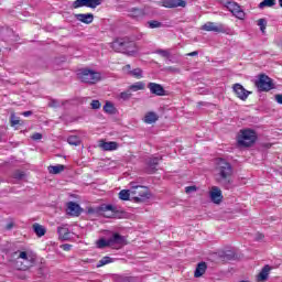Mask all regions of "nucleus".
Segmentation results:
<instances>
[{
    "label": "nucleus",
    "instance_id": "nucleus-1",
    "mask_svg": "<svg viewBox=\"0 0 282 282\" xmlns=\"http://www.w3.org/2000/svg\"><path fill=\"white\" fill-rule=\"evenodd\" d=\"M232 173L235 170L232 169V164L226 161L225 159H218L217 162V182L220 186H224L228 191L230 186H232Z\"/></svg>",
    "mask_w": 282,
    "mask_h": 282
},
{
    "label": "nucleus",
    "instance_id": "nucleus-2",
    "mask_svg": "<svg viewBox=\"0 0 282 282\" xmlns=\"http://www.w3.org/2000/svg\"><path fill=\"white\" fill-rule=\"evenodd\" d=\"M88 215H101L107 219H122L124 212L118 210V207L111 204H101L98 207H89L87 209Z\"/></svg>",
    "mask_w": 282,
    "mask_h": 282
},
{
    "label": "nucleus",
    "instance_id": "nucleus-3",
    "mask_svg": "<svg viewBox=\"0 0 282 282\" xmlns=\"http://www.w3.org/2000/svg\"><path fill=\"white\" fill-rule=\"evenodd\" d=\"M112 50L115 52H120L121 54H135L133 47H135V43L133 41H129L128 39H117L111 43Z\"/></svg>",
    "mask_w": 282,
    "mask_h": 282
},
{
    "label": "nucleus",
    "instance_id": "nucleus-4",
    "mask_svg": "<svg viewBox=\"0 0 282 282\" xmlns=\"http://www.w3.org/2000/svg\"><path fill=\"white\" fill-rule=\"evenodd\" d=\"M237 142L238 147L250 148L257 142V132L251 129L240 130Z\"/></svg>",
    "mask_w": 282,
    "mask_h": 282
},
{
    "label": "nucleus",
    "instance_id": "nucleus-5",
    "mask_svg": "<svg viewBox=\"0 0 282 282\" xmlns=\"http://www.w3.org/2000/svg\"><path fill=\"white\" fill-rule=\"evenodd\" d=\"M124 241H127V239L123 236H120V234H113L109 239L100 238L97 240L96 246L102 250L105 248H113V246H122Z\"/></svg>",
    "mask_w": 282,
    "mask_h": 282
},
{
    "label": "nucleus",
    "instance_id": "nucleus-6",
    "mask_svg": "<svg viewBox=\"0 0 282 282\" xmlns=\"http://www.w3.org/2000/svg\"><path fill=\"white\" fill-rule=\"evenodd\" d=\"M77 78L87 85H96V83L100 80V73L88 68H83L77 73Z\"/></svg>",
    "mask_w": 282,
    "mask_h": 282
},
{
    "label": "nucleus",
    "instance_id": "nucleus-7",
    "mask_svg": "<svg viewBox=\"0 0 282 282\" xmlns=\"http://www.w3.org/2000/svg\"><path fill=\"white\" fill-rule=\"evenodd\" d=\"M19 257L22 261L20 265H17V270H30V268H33L34 263H36V254L32 252L21 251Z\"/></svg>",
    "mask_w": 282,
    "mask_h": 282
},
{
    "label": "nucleus",
    "instance_id": "nucleus-8",
    "mask_svg": "<svg viewBox=\"0 0 282 282\" xmlns=\"http://www.w3.org/2000/svg\"><path fill=\"white\" fill-rule=\"evenodd\" d=\"M131 194L137 195L133 197L134 202H145L149 199V189L145 186L138 185L135 182L130 183Z\"/></svg>",
    "mask_w": 282,
    "mask_h": 282
},
{
    "label": "nucleus",
    "instance_id": "nucleus-9",
    "mask_svg": "<svg viewBox=\"0 0 282 282\" xmlns=\"http://www.w3.org/2000/svg\"><path fill=\"white\" fill-rule=\"evenodd\" d=\"M254 85L258 91H271V89H274V82L265 74H261Z\"/></svg>",
    "mask_w": 282,
    "mask_h": 282
},
{
    "label": "nucleus",
    "instance_id": "nucleus-10",
    "mask_svg": "<svg viewBox=\"0 0 282 282\" xmlns=\"http://www.w3.org/2000/svg\"><path fill=\"white\" fill-rule=\"evenodd\" d=\"M232 91L237 96V98H239V100H243V101L248 100V96L252 94V91H249L248 89H246L241 84H234Z\"/></svg>",
    "mask_w": 282,
    "mask_h": 282
},
{
    "label": "nucleus",
    "instance_id": "nucleus-11",
    "mask_svg": "<svg viewBox=\"0 0 282 282\" xmlns=\"http://www.w3.org/2000/svg\"><path fill=\"white\" fill-rule=\"evenodd\" d=\"M66 213L72 217H80V213H83V208H80V205H78L77 203L68 202Z\"/></svg>",
    "mask_w": 282,
    "mask_h": 282
},
{
    "label": "nucleus",
    "instance_id": "nucleus-12",
    "mask_svg": "<svg viewBox=\"0 0 282 282\" xmlns=\"http://www.w3.org/2000/svg\"><path fill=\"white\" fill-rule=\"evenodd\" d=\"M227 8L230 10V12H232L235 17H237V19H243L246 17V13L243 12V10H241V7H239L237 2L228 1Z\"/></svg>",
    "mask_w": 282,
    "mask_h": 282
},
{
    "label": "nucleus",
    "instance_id": "nucleus-13",
    "mask_svg": "<svg viewBox=\"0 0 282 282\" xmlns=\"http://www.w3.org/2000/svg\"><path fill=\"white\" fill-rule=\"evenodd\" d=\"M148 89H150V93L154 96H166V90L164 89V86L158 83H149Z\"/></svg>",
    "mask_w": 282,
    "mask_h": 282
},
{
    "label": "nucleus",
    "instance_id": "nucleus-14",
    "mask_svg": "<svg viewBox=\"0 0 282 282\" xmlns=\"http://www.w3.org/2000/svg\"><path fill=\"white\" fill-rule=\"evenodd\" d=\"M209 197L214 204H221V199H224L221 189L217 186L212 187V191L209 192Z\"/></svg>",
    "mask_w": 282,
    "mask_h": 282
},
{
    "label": "nucleus",
    "instance_id": "nucleus-15",
    "mask_svg": "<svg viewBox=\"0 0 282 282\" xmlns=\"http://www.w3.org/2000/svg\"><path fill=\"white\" fill-rule=\"evenodd\" d=\"M161 6L163 8H186L185 0H162Z\"/></svg>",
    "mask_w": 282,
    "mask_h": 282
},
{
    "label": "nucleus",
    "instance_id": "nucleus-16",
    "mask_svg": "<svg viewBox=\"0 0 282 282\" xmlns=\"http://www.w3.org/2000/svg\"><path fill=\"white\" fill-rule=\"evenodd\" d=\"M57 235L62 241H69V239H72V232L65 225L57 227Z\"/></svg>",
    "mask_w": 282,
    "mask_h": 282
},
{
    "label": "nucleus",
    "instance_id": "nucleus-17",
    "mask_svg": "<svg viewBox=\"0 0 282 282\" xmlns=\"http://www.w3.org/2000/svg\"><path fill=\"white\" fill-rule=\"evenodd\" d=\"M75 19L80 21V23H85L89 25V23H94V15L91 13H78L75 14Z\"/></svg>",
    "mask_w": 282,
    "mask_h": 282
},
{
    "label": "nucleus",
    "instance_id": "nucleus-18",
    "mask_svg": "<svg viewBox=\"0 0 282 282\" xmlns=\"http://www.w3.org/2000/svg\"><path fill=\"white\" fill-rule=\"evenodd\" d=\"M272 268H270L269 264L264 265L262 270L260 271V274L257 275L256 281L257 282H265L268 281V276H270V271Z\"/></svg>",
    "mask_w": 282,
    "mask_h": 282
},
{
    "label": "nucleus",
    "instance_id": "nucleus-19",
    "mask_svg": "<svg viewBox=\"0 0 282 282\" xmlns=\"http://www.w3.org/2000/svg\"><path fill=\"white\" fill-rule=\"evenodd\" d=\"M208 269V265L206 262H199L196 267V270L194 271L195 279H199V276H204L206 274V270Z\"/></svg>",
    "mask_w": 282,
    "mask_h": 282
},
{
    "label": "nucleus",
    "instance_id": "nucleus-20",
    "mask_svg": "<svg viewBox=\"0 0 282 282\" xmlns=\"http://www.w3.org/2000/svg\"><path fill=\"white\" fill-rule=\"evenodd\" d=\"M160 160H162V156H152L148 161V166L150 169V173H154L158 171V165L160 164Z\"/></svg>",
    "mask_w": 282,
    "mask_h": 282
},
{
    "label": "nucleus",
    "instance_id": "nucleus-21",
    "mask_svg": "<svg viewBox=\"0 0 282 282\" xmlns=\"http://www.w3.org/2000/svg\"><path fill=\"white\" fill-rule=\"evenodd\" d=\"M20 254H21L20 250L8 253L7 259H8L9 263H12V265H15V268H17V265H20L19 264V259H21V257H19Z\"/></svg>",
    "mask_w": 282,
    "mask_h": 282
},
{
    "label": "nucleus",
    "instance_id": "nucleus-22",
    "mask_svg": "<svg viewBox=\"0 0 282 282\" xmlns=\"http://www.w3.org/2000/svg\"><path fill=\"white\" fill-rule=\"evenodd\" d=\"M129 17H131L132 19H135L138 21L144 17V10L138 9V8H132L129 11Z\"/></svg>",
    "mask_w": 282,
    "mask_h": 282
},
{
    "label": "nucleus",
    "instance_id": "nucleus-23",
    "mask_svg": "<svg viewBox=\"0 0 282 282\" xmlns=\"http://www.w3.org/2000/svg\"><path fill=\"white\" fill-rule=\"evenodd\" d=\"M158 120H160V117L158 116V113L151 111V112H148L144 117V122L147 124H153L155 122H158Z\"/></svg>",
    "mask_w": 282,
    "mask_h": 282
},
{
    "label": "nucleus",
    "instance_id": "nucleus-24",
    "mask_svg": "<svg viewBox=\"0 0 282 282\" xmlns=\"http://www.w3.org/2000/svg\"><path fill=\"white\" fill-rule=\"evenodd\" d=\"M100 148L102 149V151H116L118 149V142L116 141L102 142L100 144Z\"/></svg>",
    "mask_w": 282,
    "mask_h": 282
},
{
    "label": "nucleus",
    "instance_id": "nucleus-25",
    "mask_svg": "<svg viewBox=\"0 0 282 282\" xmlns=\"http://www.w3.org/2000/svg\"><path fill=\"white\" fill-rule=\"evenodd\" d=\"M205 32H221V28L215 25V22H207L202 26Z\"/></svg>",
    "mask_w": 282,
    "mask_h": 282
},
{
    "label": "nucleus",
    "instance_id": "nucleus-26",
    "mask_svg": "<svg viewBox=\"0 0 282 282\" xmlns=\"http://www.w3.org/2000/svg\"><path fill=\"white\" fill-rule=\"evenodd\" d=\"M63 171H65V165L63 164L48 166V173H51V175H58L59 173H63Z\"/></svg>",
    "mask_w": 282,
    "mask_h": 282
},
{
    "label": "nucleus",
    "instance_id": "nucleus-27",
    "mask_svg": "<svg viewBox=\"0 0 282 282\" xmlns=\"http://www.w3.org/2000/svg\"><path fill=\"white\" fill-rule=\"evenodd\" d=\"M33 232L37 235L39 237H45V232H47V229H45L42 225L35 223L33 224Z\"/></svg>",
    "mask_w": 282,
    "mask_h": 282
},
{
    "label": "nucleus",
    "instance_id": "nucleus-28",
    "mask_svg": "<svg viewBox=\"0 0 282 282\" xmlns=\"http://www.w3.org/2000/svg\"><path fill=\"white\" fill-rule=\"evenodd\" d=\"M67 142L72 147H80V144L83 143V141L80 140V137H78V135H69L67 138Z\"/></svg>",
    "mask_w": 282,
    "mask_h": 282
},
{
    "label": "nucleus",
    "instance_id": "nucleus-29",
    "mask_svg": "<svg viewBox=\"0 0 282 282\" xmlns=\"http://www.w3.org/2000/svg\"><path fill=\"white\" fill-rule=\"evenodd\" d=\"M272 6H276V0H263L259 3L258 8L263 10V8H272Z\"/></svg>",
    "mask_w": 282,
    "mask_h": 282
},
{
    "label": "nucleus",
    "instance_id": "nucleus-30",
    "mask_svg": "<svg viewBox=\"0 0 282 282\" xmlns=\"http://www.w3.org/2000/svg\"><path fill=\"white\" fill-rule=\"evenodd\" d=\"M145 85L143 82H137L134 84H132L129 89L131 91H142L144 89Z\"/></svg>",
    "mask_w": 282,
    "mask_h": 282
},
{
    "label": "nucleus",
    "instance_id": "nucleus-31",
    "mask_svg": "<svg viewBox=\"0 0 282 282\" xmlns=\"http://www.w3.org/2000/svg\"><path fill=\"white\" fill-rule=\"evenodd\" d=\"M104 111L106 113L113 115V113H116V106H113V104L111 101H107L104 106Z\"/></svg>",
    "mask_w": 282,
    "mask_h": 282
},
{
    "label": "nucleus",
    "instance_id": "nucleus-32",
    "mask_svg": "<svg viewBox=\"0 0 282 282\" xmlns=\"http://www.w3.org/2000/svg\"><path fill=\"white\" fill-rule=\"evenodd\" d=\"M108 263H113V258L106 256L98 261L97 268H102V265H107Z\"/></svg>",
    "mask_w": 282,
    "mask_h": 282
},
{
    "label": "nucleus",
    "instance_id": "nucleus-33",
    "mask_svg": "<svg viewBox=\"0 0 282 282\" xmlns=\"http://www.w3.org/2000/svg\"><path fill=\"white\" fill-rule=\"evenodd\" d=\"M129 76H132L133 78H143V70L142 68H134L132 70H130Z\"/></svg>",
    "mask_w": 282,
    "mask_h": 282
},
{
    "label": "nucleus",
    "instance_id": "nucleus-34",
    "mask_svg": "<svg viewBox=\"0 0 282 282\" xmlns=\"http://www.w3.org/2000/svg\"><path fill=\"white\" fill-rule=\"evenodd\" d=\"M131 197V193L129 189H122L119 192V199L122 202H129V198Z\"/></svg>",
    "mask_w": 282,
    "mask_h": 282
},
{
    "label": "nucleus",
    "instance_id": "nucleus-35",
    "mask_svg": "<svg viewBox=\"0 0 282 282\" xmlns=\"http://www.w3.org/2000/svg\"><path fill=\"white\" fill-rule=\"evenodd\" d=\"M89 8V2L88 0H76L73 2V8Z\"/></svg>",
    "mask_w": 282,
    "mask_h": 282
},
{
    "label": "nucleus",
    "instance_id": "nucleus-36",
    "mask_svg": "<svg viewBox=\"0 0 282 282\" xmlns=\"http://www.w3.org/2000/svg\"><path fill=\"white\" fill-rule=\"evenodd\" d=\"M155 54H159V56H162V58H171V51L169 50L159 48L155 51Z\"/></svg>",
    "mask_w": 282,
    "mask_h": 282
},
{
    "label": "nucleus",
    "instance_id": "nucleus-37",
    "mask_svg": "<svg viewBox=\"0 0 282 282\" xmlns=\"http://www.w3.org/2000/svg\"><path fill=\"white\" fill-rule=\"evenodd\" d=\"M12 177H13V180H19V181H21V180H23V177H25V172H23V171H15L13 174H12Z\"/></svg>",
    "mask_w": 282,
    "mask_h": 282
},
{
    "label": "nucleus",
    "instance_id": "nucleus-38",
    "mask_svg": "<svg viewBox=\"0 0 282 282\" xmlns=\"http://www.w3.org/2000/svg\"><path fill=\"white\" fill-rule=\"evenodd\" d=\"M102 4V0H88V6L91 9L98 8V6Z\"/></svg>",
    "mask_w": 282,
    "mask_h": 282
},
{
    "label": "nucleus",
    "instance_id": "nucleus-39",
    "mask_svg": "<svg viewBox=\"0 0 282 282\" xmlns=\"http://www.w3.org/2000/svg\"><path fill=\"white\" fill-rule=\"evenodd\" d=\"M149 28H151V30L155 29V28H162V22L158 21V20H152L150 22H148Z\"/></svg>",
    "mask_w": 282,
    "mask_h": 282
},
{
    "label": "nucleus",
    "instance_id": "nucleus-40",
    "mask_svg": "<svg viewBox=\"0 0 282 282\" xmlns=\"http://www.w3.org/2000/svg\"><path fill=\"white\" fill-rule=\"evenodd\" d=\"M258 25H259L261 32L265 33V28L268 25V22L265 21V19L258 20Z\"/></svg>",
    "mask_w": 282,
    "mask_h": 282
},
{
    "label": "nucleus",
    "instance_id": "nucleus-41",
    "mask_svg": "<svg viewBox=\"0 0 282 282\" xmlns=\"http://www.w3.org/2000/svg\"><path fill=\"white\" fill-rule=\"evenodd\" d=\"M17 124H21V120L19 117H14V115L11 116V127H17Z\"/></svg>",
    "mask_w": 282,
    "mask_h": 282
},
{
    "label": "nucleus",
    "instance_id": "nucleus-42",
    "mask_svg": "<svg viewBox=\"0 0 282 282\" xmlns=\"http://www.w3.org/2000/svg\"><path fill=\"white\" fill-rule=\"evenodd\" d=\"M225 259H227V261H232V259H235L236 254L234 253V251H227L225 252Z\"/></svg>",
    "mask_w": 282,
    "mask_h": 282
},
{
    "label": "nucleus",
    "instance_id": "nucleus-43",
    "mask_svg": "<svg viewBox=\"0 0 282 282\" xmlns=\"http://www.w3.org/2000/svg\"><path fill=\"white\" fill-rule=\"evenodd\" d=\"M91 109H100V101L99 100H93L90 104Z\"/></svg>",
    "mask_w": 282,
    "mask_h": 282
},
{
    "label": "nucleus",
    "instance_id": "nucleus-44",
    "mask_svg": "<svg viewBox=\"0 0 282 282\" xmlns=\"http://www.w3.org/2000/svg\"><path fill=\"white\" fill-rule=\"evenodd\" d=\"M120 98H121L122 100H129V98H131V93H127V91L121 93V94H120Z\"/></svg>",
    "mask_w": 282,
    "mask_h": 282
},
{
    "label": "nucleus",
    "instance_id": "nucleus-45",
    "mask_svg": "<svg viewBox=\"0 0 282 282\" xmlns=\"http://www.w3.org/2000/svg\"><path fill=\"white\" fill-rule=\"evenodd\" d=\"M167 72H171L172 74H180V68L170 66L167 67Z\"/></svg>",
    "mask_w": 282,
    "mask_h": 282
},
{
    "label": "nucleus",
    "instance_id": "nucleus-46",
    "mask_svg": "<svg viewBox=\"0 0 282 282\" xmlns=\"http://www.w3.org/2000/svg\"><path fill=\"white\" fill-rule=\"evenodd\" d=\"M43 139V134L39 133V132H35L33 135H32V140H42Z\"/></svg>",
    "mask_w": 282,
    "mask_h": 282
},
{
    "label": "nucleus",
    "instance_id": "nucleus-47",
    "mask_svg": "<svg viewBox=\"0 0 282 282\" xmlns=\"http://www.w3.org/2000/svg\"><path fill=\"white\" fill-rule=\"evenodd\" d=\"M193 191H197V187H195V186L185 187V193H193Z\"/></svg>",
    "mask_w": 282,
    "mask_h": 282
},
{
    "label": "nucleus",
    "instance_id": "nucleus-48",
    "mask_svg": "<svg viewBox=\"0 0 282 282\" xmlns=\"http://www.w3.org/2000/svg\"><path fill=\"white\" fill-rule=\"evenodd\" d=\"M274 98L278 105H282V95H275Z\"/></svg>",
    "mask_w": 282,
    "mask_h": 282
},
{
    "label": "nucleus",
    "instance_id": "nucleus-49",
    "mask_svg": "<svg viewBox=\"0 0 282 282\" xmlns=\"http://www.w3.org/2000/svg\"><path fill=\"white\" fill-rule=\"evenodd\" d=\"M62 248H63L65 251H69V250H72V245L65 243V245H62Z\"/></svg>",
    "mask_w": 282,
    "mask_h": 282
},
{
    "label": "nucleus",
    "instance_id": "nucleus-50",
    "mask_svg": "<svg viewBox=\"0 0 282 282\" xmlns=\"http://www.w3.org/2000/svg\"><path fill=\"white\" fill-rule=\"evenodd\" d=\"M48 107H54V108L58 107V101L56 100L50 101Z\"/></svg>",
    "mask_w": 282,
    "mask_h": 282
},
{
    "label": "nucleus",
    "instance_id": "nucleus-51",
    "mask_svg": "<svg viewBox=\"0 0 282 282\" xmlns=\"http://www.w3.org/2000/svg\"><path fill=\"white\" fill-rule=\"evenodd\" d=\"M22 115L24 116V118H29V116H32V110L24 111Z\"/></svg>",
    "mask_w": 282,
    "mask_h": 282
},
{
    "label": "nucleus",
    "instance_id": "nucleus-52",
    "mask_svg": "<svg viewBox=\"0 0 282 282\" xmlns=\"http://www.w3.org/2000/svg\"><path fill=\"white\" fill-rule=\"evenodd\" d=\"M263 234H257V236H256V240L257 241H261V239H263Z\"/></svg>",
    "mask_w": 282,
    "mask_h": 282
},
{
    "label": "nucleus",
    "instance_id": "nucleus-53",
    "mask_svg": "<svg viewBox=\"0 0 282 282\" xmlns=\"http://www.w3.org/2000/svg\"><path fill=\"white\" fill-rule=\"evenodd\" d=\"M12 228H14V224L13 223H9L7 225V230H12Z\"/></svg>",
    "mask_w": 282,
    "mask_h": 282
},
{
    "label": "nucleus",
    "instance_id": "nucleus-54",
    "mask_svg": "<svg viewBox=\"0 0 282 282\" xmlns=\"http://www.w3.org/2000/svg\"><path fill=\"white\" fill-rule=\"evenodd\" d=\"M199 52L194 51L192 53H188L187 56H198Z\"/></svg>",
    "mask_w": 282,
    "mask_h": 282
},
{
    "label": "nucleus",
    "instance_id": "nucleus-55",
    "mask_svg": "<svg viewBox=\"0 0 282 282\" xmlns=\"http://www.w3.org/2000/svg\"><path fill=\"white\" fill-rule=\"evenodd\" d=\"M123 69H127V70H128V74H129V72H132V70H131V64H127V65L123 67Z\"/></svg>",
    "mask_w": 282,
    "mask_h": 282
},
{
    "label": "nucleus",
    "instance_id": "nucleus-56",
    "mask_svg": "<svg viewBox=\"0 0 282 282\" xmlns=\"http://www.w3.org/2000/svg\"><path fill=\"white\" fill-rule=\"evenodd\" d=\"M279 4L282 7V0H279Z\"/></svg>",
    "mask_w": 282,
    "mask_h": 282
},
{
    "label": "nucleus",
    "instance_id": "nucleus-57",
    "mask_svg": "<svg viewBox=\"0 0 282 282\" xmlns=\"http://www.w3.org/2000/svg\"><path fill=\"white\" fill-rule=\"evenodd\" d=\"M198 105L202 106V105H204V102L200 101V102H198Z\"/></svg>",
    "mask_w": 282,
    "mask_h": 282
}]
</instances>
